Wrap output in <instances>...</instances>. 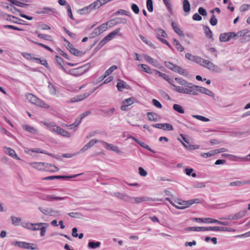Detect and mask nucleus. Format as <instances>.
Segmentation results:
<instances>
[{"label": "nucleus", "mask_w": 250, "mask_h": 250, "mask_svg": "<svg viewBox=\"0 0 250 250\" xmlns=\"http://www.w3.org/2000/svg\"><path fill=\"white\" fill-rule=\"evenodd\" d=\"M174 81L178 85H181L179 93L188 95H197V91L213 97L214 93L210 90L205 87L196 85L181 78L176 77Z\"/></svg>", "instance_id": "1"}, {"label": "nucleus", "mask_w": 250, "mask_h": 250, "mask_svg": "<svg viewBox=\"0 0 250 250\" xmlns=\"http://www.w3.org/2000/svg\"><path fill=\"white\" fill-rule=\"evenodd\" d=\"M153 74H154L155 75H158L160 77H162L164 80L167 81L171 86H173V90L180 93V91L179 90H180L179 88H181L182 86L181 85H177L175 84L174 80H172L171 79L169 78L168 76L163 73H162L160 72L159 71L153 69Z\"/></svg>", "instance_id": "2"}, {"label": "nucleus", "mask_w": 250, "mask_h": 250, "mask_svg": "<svg viewBox=\"0 0 250 250\" xmlns=\"http://www.w3.org/2000/svg\"><path fill=\"white\" fill-rule=\"evenodd\" d=\"M38 209L42 214L46 216L48 215L56 217L60 216L61 214L59 210L55 209L50 207L40 206L38 207Z\"/></svg>", "instance_id": "3"}, {"label": "nucleus", "mask_w": 250, "mask_h": 250, "mask_svg": "<svg viewBox=\"0 0 250 250\" xmlns=\"http://www.w3.org/2000/svg\"><path fill=\"white\" fill-rule=\"evenodd\" d=\"M26 98L31 103L35 104L38 106L44 108H48L49 107V105L39 99L37 97L31 93H27L26 95Z\"/></svg>", "instance_id": "4"}, {"label": "nucleus", "mask_w": 250, "mask_h": 250, "mask_svg": "<svg viewBox=\"0 0 250 250\" xmlns=\"http://www.w3.org/2000/svg\"><path fill=\"white\" fill-rule=\"evenodd\" d=\"M201 62L199 63L200 65L213 72L218 73L220 72L219 68L218 66L214 64L213 62L202 58H201Z\"/></svg>", "instance_id": "5"}, {"label": "nucleus", "mask_w": 250, "mask_h": 250, "mask_svg": "<svg viewBox=\"0 0 250 250\" xmlns=\"http://www.w3.org/2000/svg\"><path fill=\"white\" fill-rule=\"evenodd\" d=\"M165 65L171 70L177 72L181 75H184L185 74V70L181 67L176 65L170 62H165Z\"/></svg>", "instance_id": "6"}, {"label": "nucleus", "mask_w": 250, "mask_h": 250, "mask_svg": "<svg viewBox=\"0 0 250 250\" xmlns=\"http://www.w3.org/2000/svg\"><path fill=\"white\" fill-rule=\"evenodd\" d=\"M12 246L18 247L20 248L28 249V250H35V248L34 247L35 245L33 243H27L21 241L13 242L11 243Z\"/></svg>", "instance_id": "7"}, {"label": "nucleus", "mask_w": 250, "mask_h": 250, "mask_svg": "<svg viewBox=\"0 0 250 250\" xmlns=\"http://www.w3.org/2000/svg\"><path fill=\"white\" fill-rule=\"evenodd\" d=\"M67 197H59L55 195H48L43 194L41 196V199L42 200L47 201L48 202H52L58 200H64L66 199Z\"/></svg>", "instance_id": "8"}, {"label": "nucleus", "mask_w": 250, "mask_h": 250, "mask_svg": "<svg viewBox=\"0 0 250 250\" xmlns=\"http://www.w3.org/2000/svg\"><path fill=\"white\" fill-rule=\"evenodd\" d=\"M199 199H193L188 201H184L181 200H177L176 201V203L181 206H185V208L187 207H189L192 204H197L199 203Z\"/></svg>", "instance_id": "9"}, {"label": "nucleus", "mask_w": 250, "mask_h": 250, "mask_svg": "<svg viewBox=\"0 0 250 250\" xmlns=\"http://www.w3.org/2000/svg\"><path fill=\"white\" fill-rule=\"evenodd\" d=\"M29 165L32 166L33 167L39 170H45L46 169V167L48 166H50V164L42 162H32L30 163Z\"/></svg>", "instance_id": "10"}, {"label": "nucleus", "mask_w": 250, "mask_h": 250, "mask_svg": "<svg viewBox=\"0 0 250 250\" xmlns=\"http://www.w3.org/2000/svg\"><path fill=\"white\" fill-rule=\"evenodd\" d=\"M42 124L49 130L57 133L59 128L55 124L52 122H42Z\"/></svg>", "instance_id": "11"}, {"label": "nucleus", "mask_w": 250, "mask_h": 250, "mask_svg": "<svg viewBox=\"0 0 250 250\" xmlns=\"http://www.w3.org/2000/svg\"><path fill=\"white\" fill-rule=\"evenodd\" d=\"M103 144V146L106 149L116 152L117 153L120 154L121 151L117 146H114L112 144L107 143L104 141H100Z\"/></svg>", "instance_id": "12"}, {"label": "nucleus", "mask_w": 250, "mask_h": 250, "mask_svg": "<svg viewBox=\"0 0 250 250\" xmlns=\"http://www.w3.org/2000/svg\"><path fill=\"white\" fill-rule=\"evenodd\" d=\"M135 99L133 97H130L124 100L122 102V105L121 106V109L123 111L126 110V107L131 105L134 103Z\"/></svg>", "instance_id": "13"}, {"label": "nucleus", "mask_w": 250, "mask_h": 250, "mask_svg": "<svg viewBox=\"0 0 250 250\" xmlns=\"http://www.w3.org/2000/svg\"><path fill=\"white\" fill-rule=\"evenodd\" d=\"M108 29V27L106 26V25L104 24V23H103L100 25L99 27L95 28L92 33V37H95L102 33H103L104 31H106Z\"/></svg>", "instance_id": "14"}, {"label": "nucleus", "mask_w": 250, "mask_h": 250, "mask_svg": "<svg viewBox=\"0 0 250 250\" xmlns=\"http://www.w3.org/2000/svg\"><path fill=\"white\" fill-rule=\"evenodd\" d=\"M3 151L5 154L8 155L9 156L16 159L17 160H20V158L18 156L14 150L8 147H3Z\"/></svg>", "instance_id": "15"}, {"label": "nucleus", "mask_w": 250, "mask_h": 250, "mask_svg": "<svg viewBox=\"0 0 250 250\" xmlns=\"http://www.w3.org/2000/svg\"><path fill=\"white\" fill-rule=\"evenodd\" d=\"M208 230H212V231H232L234 230L232 229L231 228L224 227H208Z\"/></svg>", "instance_id": "16"}, {"label": "nucleus", "mask_w": 250, "mask_h": 250, "mask_svg": "<svg viewBox=\"0 0 250 250\" xmlns=\"http://www.w3.org/2000/svg\"><path fill=\"white\" fill-rule=\"evenodd\" d=\"M185 58L189 61H191L193 62H196L198 64L199 63V62H201V57L197 56H194L192 55L191 54L189 53H187L185 54Z\"/></svg>", "instance_id": "17"}, {"label": "nucleus", "mask_w": 250, "mask_h": 250, "mask_svg": "<svg viewBox=\"0 0 250 250\" xmlns=\"http://www.w3.org/2000/svg\"><path fill=\"white\" fill-rule=\"evenodd\" d=\"M21 126L24 131L28 132L32 134H37L38 133V129L33 126L29 125H22Z\"/></svg>", "instance_id": "18"}, {"label": "nucleus", "mask_w": 250, "mask_h": 250, "mask_svg": "<svg viewBox=\"0 0 250 250\" xmlns=\"http://www.w3.org/2000/svg\"><path fill=\"white\" fill-rule=\"evenodd\" d=\"M100 142V141L94 139L91 140L87 144L84 145L83 147L80 149L78 153H83L85 152V151L89 149L90 147H91L92 146H93L97 142Z\"/></svg>", "instance_id": "19"}, {"label": "nucleus", "mask_w": 250, "mask_h": 250, "mask_svg": "<svg viewBox=\"0 0 250 250\" xmlns=\"http://www.w3.org/2000/svg\"><path fill=\"white\" fill-rule=\"evenodd\" d=\"M148 200V198L145 197H133L130 196L129 202L131 203H136L138 204L141 202L146 201Z\"/></svg>", "instance_id": "20"}, {"label": "nucleus", "mask_w": 250, "mask_h": 250, "mask_svg": "<svg viewBox=\"0 0 250 250\" xmlns=\"http://www.w3.org/2000/svg\"><path fill=\"white\" fill-rule=\"evenodd\" d=\"M95 90V89H94V90H93L92 91H90L88 93H84L82 95H80L76 97H74L72 99L71 101L72 102H77L79 101H81L85 99L86 98L88 97L89 95H90Z\"/></svg>", "instance_id": "21"}, {"label": "nucleus", "mask_w": 250, "mask_h": 250, "mask_svg": "<svg viewBox=\"0 0 250 250\" xmlns=\"http://www.w3.org/2000/svg\"><path fill=\"white\" fill-rule=\"evenodd\" d=\"M118 83L117 84V87L118 90L120 91H122L124 89H128L129 85L124 81L120 79H118Z\"/></svg>", "instance_id": "22"}, {"label": "nucleus", "mask_w": 250, "mask_h": 250, "mask_svg": "<svg viewBox=\"0 0 250 250\" xmlns=\"http://www.w3.org/2000/svg\"><path fill=\"white\" fill-rule=\"evenodd\" d=\"M120 30L121 29L119 28L116 29L104 37L105 40H106L107 42H108L114 38L116 35L120 36V34H119Z\"/></svg>", "instance_id": "23"}, {"label": "nucleus", "mask_w": 250, "mask_h": 250, "mask_svg": "<svg viewBox=\"0 0 250 250\" xmlns=\"http://www.w3.org/2000/svg\"><path fill=\"white\" fill-rule=\"evenodd\" d=\"M120 30L121 29L119 28L116 29L104 37L105 40H106L107 42H108L114 38L116 35L120 36V34H119Z\"/></svg>", "instance_id": "24"}, {"label": "nucleus", "mask_w": 250, "mask_h": 250, "mask_svg": "<svg viewBox=\"0 0 250 250\" xmlns=\"http://www.w3.org/2000/svg\"><path fill=\"white\" fill-rule=\"evenodd\" d=\"M143 56H144L145 60L147 62L150 63L151 64H152V65H153L155 67H158L159 64H158V61L152 58L150 56H149L147 55H146V54H144Z\"/></svg>", "instance_id": "25"}, {"label": "nucleus", "mask_w": 250, "mask_h": 250, "mask_svg": "<svg viewBox=\"0 0 250 250\" xmlns=\"http://www.w3.org/2000/svg\"><path fill=\"white\" fill-rule=\"evenodd\" d=\"M147 119L149 121L156 122L159 119V116L155 113L147 112L146 113Z\"/></svg>", "instance_id": "26"}, {"label": "nucleus", "mask_w": 250, "mask_h": 250, "mask_svg": "<svg viewBox=\"0 0 250 250\" xmlns=\"http://www.w3.org/2000/svg\"><path fill=\"white\" fill-rule=\"evenodd\" d=\"M114 195L120 199L123 200L125 201L129 202L130 196L127 194L117 192H115L114 193Z\"/></svg>", "instance_id": "27"}, {"label": "nucleus", "mask_w": 250, "mask_h": 250, "mask_svg": "<svg viewBox=\"0 0 250 250\" xmlns=\"http://www.w3.org/2000/svg\"><path fill=\"white\" fill-rule=\"evenodd\" d=\"M90 67V64L89 63H87L84 64L81 67L76 68L78 70L79 72V75H81L83 74L84 72H85L87 70L89 69Z\"/></svg>", "instance_id": "28"}, {"label": "nucleus", "mask_w": 250, "mask_h": 250, "mask_svg": "<svg viewBox=\"0 0 250 250\" xmlns=\"http://www.w3.org/2000/svg\"><path fill=\"white\" fill-rule=\"evenodd\" d=\"M93 9H96L94 7L93 3H91V4L89 5L88 6H87L84 7L83 8L81 9L80 10V13L81 14H86L87 13L90 12Z\"/></svg>", "instance_id": "29"}, {"label": "nucleus", "mask_w": 250, "mask_h": 250, "mask_svg": "<svg viewBox=\"0 0 250 250\" xmlns=\"http://www.w3.org/2000/svg\"><path fill=\"white\" fill-rule=\"evenodd\" d=\"M188 231H208V227H189L186 229Z\"/></svg>", "instance_id": "30"}, {"label": "nucleus", "mask_w": 250, "mask_h": 250, "mask_svg": "<svg viewBox=\"0 0 250 250\" xmlns=\"http://www.w3.org/2000/svg\"><path fill=\"white\" fill-rule=\"evenodd\" d=\"M33 226L31 228L32 231L40 230L42 226H48V224L46 223H33Z\"/></svg>", "instance_id": "31"}, {"label": "nucleus", "mask_w": 250, "mask_h": 250, "mask_svg": "<svg viewBox=\"0 0 250 250\" xmlns=\"http://www.w3.org/2000/svg\"><path fill=\"white\" fill-rule=\"evenodd\" d=\"M183 0V8L185 13H188L190 10V5L188 0Z\"/></svg>", "instance_id": "32"}, {"label": "nucleus", "mask_w": 250, "mask_h": 250, "mask_svg": "<svg viewBox=\"0 0 250 250\" xmlns=\"http://www.w3.org/2000/svg\"><path fill=\"white\" fill-rule=\"evenodd\" d=\"M109 1L110 0H97L92 3L95 9H97Z\"/></svg>", "instance_id": "33"}, {"label": "nucleus", "mask_w": 250, "mask_h": 250, "mask_svg": "<svg viewBox=\"0 0 250 250\" xmlns=\"http://www.w3.org/2000/svg\"><path fill=\"white\" fill-rule=\"evenodd\" d=\"M68 49L70 53L75 56H79L82 54V52L73 47L72 45L68 44Z\"/></svg>", "instance_id": "34"}, {"label": "nucleus", "mask_w": 250, "mask_h": 250, "mask_svg": "<svg viewBox=\"0 0 250 250\" xmlns=\"http://www.w3.org/2000/svg\"><path fill=\"white\" fill-rule=\"evenodd\" d=\"M30 152L46 154L49 156L54 157V156L52 154L49 153H47L45 151L42 150L40 148L30 149H28V151H27V152L28 153H30Z\"/></svg>", "instance_id": "35"}, {"label": "nucleus", "mask_w": 250, "mask_h": 250, "mask_svg": "<svg viewBox=\"0 0 250 250\" xmlns=\"http://www.w3.org/2000/svg\"><path fill=\"white\" fill-rule=\"evenodd\" d=\"M173 44L178 51L183 52L184 50V47L176 39L173 40Z\"/></svg>", "instance_id": "36"}, {"label": "nucleus", "mask_w": 250, "mask_h": 250, "mask_svg": "<svg viewBox=\"0 0 250 250\" xmlns=\"http://www.w3.org/2000/svg\"><path fill=\"white\" fill-rule=\"evenodd\" d=\"M57 133L66 137H70L71 136L70 133L60 127Z\"/></svg>", "instance_id": "37"}, {"label": "nucleus", "mask_w": 250, "mask_h": 250, "mask_svg": "<svg viewBox=\"0 0 250 250\" xmlns=\"http://www.w3.org/2000/svg\"><path fill=\"white\" fill-rule=\"evenodd\" d=\"M11 222L13 225L15 226H19L21 223V219L20 217H17L14 216L11 217Z\"/></svg>", "instance_id": "38"}, {"label": "nucleus", "mask_w": 250, "mask_h": 250, "mask_svg": "<svg viewBox=\"0 0 250 250\" xmlns=\"http://www.w3.org/2000/svg\"><path fill=\"white\" fill-rule=\"evenodd\" d=\"M21 55L24 58H25L27 60H39V59L34 57L33 55L30 54V53H26V52H22L21 53Z\"/></svg>", "instance_id": "39"}, {"label": "nucleus", "mask_w": 250, "mask_h": 250, "mask_svg": "<svg viewBox=\"0 0 250 250\" xmlns=\"http://www.w3.org/2000/svg\"><path fill=\"white\" fill-rule=\"evenodd\" d=\"M156 34L158 39L161 38V37L166 38L167 37V34L166 32L162 29H158L156 30Z\"/></svg>", "instance_id": "40"}, {"label": "nucleus", "mask_w": 250, "mask_h": 250, "mask_svg": "<svg viewBox=\"0 0 250 250\" xmlns=\"http://www.w3.org/2000/svg\"><path fill=\"white\" fill-rule=\"evenodd\" d=\"M173 109L178 113L183 114L185 113L184 109L183 107L178 104H174L173 105Z\"/></svg>", "instance_id": "41"}, {"label": "nucleus", "mask_w": 250, "mask_h": 250, "mask_svg": "<svg viewBox=\"0 0 250 250\" xmlns=\"http://www.w3.org/2000/svg\"><path fill=\"white\" fill-rule=\"evenodd\" d=\"M215 151L214 150H212L207 153H201L200 156L203 158H207L214 156L215 154Z\"/></svg>", "instance_id": "42"}, {"label": "nucleus", "mask_w": 250, "mask_h": 250, "mask_svg": "<svg viewBox=\"0 0 250 250\" xmlns=\"http://www.w3.org/2000/svg\"><path fill=\"white\" fill-rule=\"evenodd\" d=\"M139 37L142 40V41L144 42H145L146 44H147L148 45L150 46V47H151L153 48H155L154 44L151 42L147 40V39L146 38H145V37H144L143 35H140Z\"/></svg>", "instance_id": "43"}, {"label": "nucleus", "mask_w": 250, "mask_h": 250, "mask_svg": "<svg viewBox=\"0 0 250 250\" xmlns=\"http://www.w3.org/2000/svg\"><path fill=\"white\" fill-rule=\"evenodd\" d=\"M139 66L142 67L144 72L149 74L153 73V70H151L150 67H149L147 65L145 64H141L139 65Z\"/></svg>", "instance_id": "44"}, {"label": "nucleus", "mask_w": 250, "mask_h": 250, "mask_svg": "<svg viewBox=\"0 0 250 250\" xmlns=\"http://www.w3.org/2000/svg\"><path fill=\"white\" fill-rule=\"evenodd\" d=\"M9 2H10L13 4L16 5L19 7H23L25 6H27V4L22 3L20 1L16 0H7Z\"/></svg>", "instance_id": "45"}, {"label": "nucleus", "mask_w": 250, "mask_h": 250, "mask_svg": "<svg viewBox=\"0 0 250 250\" xmlns=\"http://www.w3.org/2000/svg\"><path fill=\"white\" fill-rule=\"evenodd\" d=\"M229 186L231 187H240L245 185V181H235L229 183Z\"/></svg>", "instance_id": "46"}, {"label": "nucleus", "mask_w": 250, "mask_h": 250, "mask_svg": "<svg viewBox=\"0 0 250 250\" xmlns=\"http://www.w3.org/2000/svg\"><path fill=\"white\" fill-rule=\"evenodd\" d=\"M101 243L100 242L90 241L88 244V247L89 248L94 249L99 247Z\"/></svg>", "instance_id": "47"}, {"label": "nucleus", "mask_w": 250, "mask_h": 250, "mask_svg": "<svg viewBox=\"0 0 250 250\" xmlns=\"http://www.w3.org/2000/svg\"><path fill=\"white\" fill-rule=\"evenodd\" d=\"M33 223L27 222H22L21 223V225L24 228H26L28 229L31 230V228L33 226Z\"/></svg>", "instance_id": "48"}, {"label": "nucleus", "mask_w": 250, "mask_h": 250, "mask_svg": "<svg viewBox=\"0 0 250 250\" xmlns=\"http://www.w3.org/2000/svg\"><path fill=\"white\" fill-rule=\"evenodd\" d=\"M69 216L75 218L81 219L83 217V215L78 212H71L68 213Z\"/></svg>", "instance_id": "49"}, {"label": "nucleus", "mask_w": 250, "mask_h": 250, "mask_svg": "<svg viewBox=\"0 0 250 250\" xmlns=\"http://www.w3.org/2000/svg\"><path fill=\"white\" fill-rule=\"evenodd\" d=\"M171 25L173 30L177 34L180 36L183 35V32L177 27L174 22H172Z\"/></svg>", "instance_id": "50"}, {"label": "nucleus", "mask_w": 250, "mask_h": 250, "mask_svg": "<svg viewBox=\"0 0 250 250\" xmlns=\"http://www.w3.org/2000/svg\"><path fill=\"white\" fill-rule=\"evenodd\" d=\"M192 117L194 118L197 119V120L202 121L203 122H208L209 121V119L208 118H207L205 117H204L201 115H193Z\"/></svg>", "instance_id": "51"}, {"label": "nucleus", "mask_w": 250, "mask_h": 250, "mask_svg": "<svg viewBox=\"0 0 250 250\" xmlns=\"http://www.w3.org/2000/svg\"><path fill=\"white\" fill-rule=\"evenodd\" d=\"M50 166H48L46 167V169L45 170L53 172H56L59 170V168L55 166L52 165L51 164H50Z\"/></svg>", "instance_id": "52"}, {"label": "nucleus", "mask_w": 250, "mask_h": 250, "mask_svg": "<svg viewBox=\"0 0 250 250\" xmlns=\"http://www.w3.org/2000/svg\"><path fill=\"white\" fill-rule=\"evenodd\" d=\"M219 40L221 42H226L229 41L227 33H222L220 35Z\"/></svg>", "instance_id": "53"}, {"label": "nucleus", "mask_w": 250, "mask_h": 250, "mask_svg": "<svg viewBox=\"0 0 250 250\" xmlns=\"http://www.w3.org/2000/svg\"><path fill=\"white\" fill-rule=\"evenodd\" d=\"M146 7L149 12H152L153 10V2L152 0H147L146 1Z\"/></svg>", "instance_id": "54"}, {"label": "nucleus", "mask_w": 250, "mask_h": 250, "mask_svg": "<svg viewBox=\"0 0 250 250\" xmlns=\"http://www.w3.org/2000/svg\"><path fill=\"white\" fill-rule=\"evenodd\" d=\"M117 69V66L116 65H112L110 67H109L105 72V75L108 76L110 74H111L113 71Z\"/></svg>", "instance_id": "55"}, {"label": "nucleus", "mask_w": 250, "mask_h": 250, "mask_svg": "<svg viewBox=\"0 0 250 250\" xmlns=\"http://www.w3.org/2000/svg\"><path fill=\"white\" fill-rule=\"evenodd\" d=\"M204 31L206 34V36L208 38L212 37V32L208 26H205L204 27Z\"/></svg>", "instance_id": "56"}, {"label": "nucleus", "mask_w": 250, "mask_h": 250, "mask_svg": "<svg viewBox=\"0 0 250 250\" xmlns=\"http://www.w3.org/2000/svg\"><path fill=\"white\" fill-rule=\"evenodd\" d=\"M163 1L165 5H166L168 11L170 12H171L172 11V8L171 4L169 2V0H163Z\"/></svg>", "instance_id": "57"}, {"label": "nucleus", "mask_w": 250, "mask_h": 250, "mask_svg": "<svg viewBox=\"0 0 250 250\" xmlns=\"http://www.w3.org/2000/svg\"><path fill=\"white\" fill-rule=\"evenodd\" d=\"M104 23L106 25V27H107V26H109V27H112L114 25H117L116 19H112L111 20L108 21L107 22Z\"/></svg>", "instance_id": "58"}, {"label": "nucleus", "mask_w": 250, "mask_h": 250, "mask_svg": "<svg viewBox=\"0 0 250 250\" xmlns=\"http://www.w3.org/2000/svg\"><path fill=\"white\" fill-rule=\"evenodd\" d=\"M56 61H57L58 64L60 66V68L62 69V70L65 71V69L63 67V65H62V59L61 57H59L58 56H56Z\"/></svg>", "instance_id": "59"}, {"label": "nucleus", "mask_w": 250, "mask_h": 250, "mask_svg": "<svg viewBox=\"0 0 250 250\" xmlns=\"http://www.w3.org/2000/svg\"><path fill=\"white\" fill-rule=\"evenodd\" d=\"M163 129L164 130H173V126L167 123H163Z\"/></svg>", "instance_id": "60"}, {"label": "nucleus", "mask_w": 250, "mask_h": 250, "mask_svg": "<svg viewBox=\"0 0 250 250\" xmlns=\"http://www.w3.org/2000/svg\"><path fill=\"white\" fill-rule=\"evenodd\" d=\"M137 143L138 144H139L142 147H143L150 151L152 152V150L149 147V146H147L146 144L145 143H144L142 141H140L139 140H138V142H137Z\"/></svg>", "instance_id": "61"}, {"label": "nucleus", "mask_w": 250, "mask_h": 250, "mask_svg": "<svg viewBox=\"0 0 250 250\" xmlns=\"http://www.w3.org/2000/svg\"><path fill=\"white\" fill-rule=\"evenodd\" d=\"M48 88L49 90L50 93L52 95H55L56 94V90L55 87L51 84V83H49L48 85Z\"/></svg>", "instance_id": "62"}, {"label": "nucleus", "mask_w": 250, "mask_h": 250, "mask_svg": "<svg viewBox=\"0 0 250 250\" xmlns=\"http://www.w3.org/2000/svg\"><path fill=\"white\" fill-rule=\"evenodd\" d=\"M7 8L14 14H16L17 12H18V13H19V14H20L21 12V11L20 10H19L17 8H16L14 6H7Z\"/></svg>", "instance_id": "63"}, {"label": "nucleus", "mask_w": 250, "mask_h": 250, "mask_svg": "<svg viewBox=\"0 0 250 250\" xmlns=\"http://www.w3.org/2000/svg\"><path fill=\"white\" fill-rule=\"evenodd\" d=\"M116 23L117 24H126L127 22V21L125 18H118L116 19Z\"/></svg>", "instance_id": "64"}]
</instances>
